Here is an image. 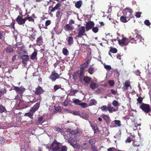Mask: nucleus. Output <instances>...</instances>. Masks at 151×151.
Masks as SVG:
<instances>
[{
    "instance_id": "603ef678",
    "label": "nucleus",
    "mask_w": 151,
    "mask_h": 151,
    "mask_svg": "<svg viewBox=\"0 0 151 151\" xmlns=\"http://www.w3.org/2000/svg\"><path fill=\"white\" fill-rule=\"evenodd\" d=\"M42 119L43 117H42L40 116L39 117L38 122H39V124H41L42 123Z\"/></svg>"
},
{
    "instance_id": "f03ea898",
    "label": "nucleus",
    "mask_w": 151,
    "mask_h": 151,
    "mask_svg": "<svg viewBox=\"0 0 151 151\" xmlns=\"http://www.w3.org/2000/svg\"><path fill=\"white\" fill-rule=\"evenodd\" d=\"M67 131L70 132V134L72 135V136L69 138L68 140V142L72 146L74 144H75L77 140L76 138H75L76 136L74 135L75 131L73 130H71L70 129H67Z\"/></svg>"
},
{
    "instance_id": "bb28decb",
    "label": "nucleus",
    "mask_w": 151,
    "mask_h": 151,
    "mask_svg": "<svg viewBox=\"0 0 151 151\" xmlns=\"http://www.w3.org/2000/svg\"><path fill=\"white\" fill-rule=\"evenodd\" d=\"M61 15V12L60 10H58L57 12L56 15V16L57 17L58 19H60Z\"/></svg>"
},
{
    "instance_id": "dca6fc26",
    "label": "nucleus",
    "mask_w": 151,
    "mask_h": 151,
    "mask_svg": "<svg viewBox=\"0 0 151 151\" xmlns=\"http://www.w3.org/2000/svg\"><path fill=\"white\" fill-rule=\"evenodd\" d=\"M90 88L92 90H94L97 88L99 86V85L94 83H91L90 84Z\"/></svg>"
},
{
    "instance_id": "052dcab7",
    "label": "nucleus",
    "mask_w": 151,
    "mask_h": 151,
    "mask_svg": "<svg viewBox=\"0 0 151 151\" xmlns=\"http://www.w3.org/2000/svg\"><path fill=\"white\" fill-rule=\"evenodd\" d=\"M4 35V33L3 31H0V39Z\"/></svg>"
},
{
    "instance_id": "cd10ccee",
    "label": "nucleus",
    "mask_w": 151,
    "mask_h": 151,
    "mask_svg": "<svg viewBox=\"0 0 151 151\" xmlns=\"http://www.w3.org/2000/svg\"><path fill=\"white\" fill-rule=\"evenodd\" d=\"M6 50L7 53H11L13 51V49L10 47H8L6 48Z\"/></svg>"
},
{
    "instance_id": "1a4fd4ad",
    "label": "nucleus",
    "mask_w": 151,
    "mask_h": 151,
    "mask_svg": "<svg viewBox=\"0 0 151 151\" xmlns=\"http://www.w3.org/2000/svg\"><path fill=\"white\" fill-rule=\"evenodd\" d=\"M59 78V75L56 73H53L50 76V78L52 80V81H54L55 80Z\"/></svg>"
},
{
    "instance_id": "0eeeda50",
    "label": "nucleus",
    "mask_w": 151,
    "mask_h": 151,
    "mask_svg": "<svg viewBox=\"0 0 151 151\" xmlns=\"http://www.w3.org/2000/svg\"><path fill=\"white\" fill-rule=\"evenodd\" d=\"M85 27L84 26H82L78 29V37H81L82 35H83L85 32Z\"/></svg>"
},
{
    "instance_id": "e433bc0d",
    "label": "nucleus",
    "mask_w": 151,
    "mask_h": 151,
    "mask_svg": "<svg viewBox=\"0 0 151 151\" xmlns=\"http://www.w3.org/2000/svg\"><path fill=\"white\" fill-rule=\"evenodd\" d=\"M109 106H102L101 109L103 111H106L107 110H108Z\"/></svg>"
},
{
    "instance_id": "69168bd1",
    "label": "nucleus",
    "mask_w": 151,
    "mask_h": 151,
    "mask_svg": "<svg viewBox=\"0 0 151 151\" xmlns=\"http://www.w3.org/2000/svg\"><path fill=\"white\" fill-rule=\"evenodd\" d=\"M6 93V91L4 90L3 91H0V97L3 94Z\"/></svg>"
},
{
    "instance_id": "2f4dec72",
    "label": "nucleus",
    "mask_w": 151,
    "mask_h": 151,
    "mask_svg": "<svg viewBox=\"0 0 151 151\" xmlns=\"http://www.w3.org/2000/svg\"><path fill=\"white\" fill-rule=\"evenodd\" d=\"M136 38L137 39V40H138V42H142V40H144V39L142 38L140 35H137L136 36Z\"/></svg>"
},
{
    "instance_id": "a211bd4d",
    "label": "nucleus",
    "mask_w": 151,
    "mask_h": 151,
    "mask_svg": "<svg viewBox=\"0 0 151 151\" xmlns=\"http://www.w3.org/2000/svg\"><path fill=\"white\" fill-rule=\"evenodd\" d=\"M79 116L85 119H87L89 117L88 114L85 112H83L81 114L80 113Z\"/></svg>"
},
{
    "instance_id": "b1692460",
    "label": "nucleus",
    "mask_w": 151,
    "mask_h": 151,
    "mask_svg": "<svg viewBox=\"0 0 151 151\" xmlns=\"http://www.w3.org/2000/svg\"><path fill=\"white\" fill-rule=\"evenodd\" d=\"M65 29H67L68 30H72L74 29V28L69 24H67L65 26Z\"/></svg>"
},
{
    "instance_id": "2eb2a0df",
    "label": "nucleus",
    "mask_w": 151,
    "mask_h": 151,
    "mask_svg": "<svg viewBox=\"0 0 151 151\" xmlns=\"http://www.w3.org/2000/svg\"><path fill=\"white\" fill-rule=\"evenodd\" d=\"M22 59L24 64H26L27 62L29 60V57L27 55H24L22 56Z\"/></svg>"
},
{
    "instance_id": "39448f33",
    "label": "nucleus",
    "mask_w": 151,
    "mask_h": 151,
    "mask_svg": "<svg viewBox=\"0 0 151 151\" xmlns=\"http://www.w3.org/2000/svg\"><path fill=\"white\" fill-rule=\"evenodd\" d=\"M139 107L146 113L149 112L151 111L150 105L148 104L142 103Z\"/></svg>"
},
{
    "instance_id": "473e14b6",
    "label": "nucleus",
    "mask_w": 151,
    "mask_h": 151,
    "mask_svg": "<svg viewBox=\"0 0 151 151\" xmlns=\"http://www.w3.org/2000/svg\"><path fill=\"white\" fill-rule=\"evenodd\" d=\"M73 103L77 105H79L81 101L78 99H73Z\"/></svg>"
},
{
    "instance_id": "4468645a",
    "label": "nucleus",
    "mask_w": 151,
    "mask_h": 151,
    "mask_svg": "<svg viewBox=\"0 0 151 151\" xmlns=\"http://www.w3.org/2000/svg\"><path fill=\"white\" fill-rule=\"evenodd\" d=\"M66 40L68 41V42L69 45H70L73 44V39L72 37H67Z\"/></svg>"
},
{
    "instance_id": "de8ad7c7",
    "label": "nucleus",
    "mask_w": 151,
    "mask_h": 151,
    "mask_svg": "<svg viewBox=\"0 0 151 151\" xmlns=\"http://www.w3.org/2000/svg\"><path fill=\"white\" fill-rule=\"evenodd\" d=\"M142 97H139L137 99V101L138 102L137 103V104H138V103H139V104H140L142 102Z\"/></svg>"
},
{
    "instance_id": "e2e57ef3",
    "label": "nucleus",
    "mask_w": 151,
    "mask_h": 151,
    "mask_svg": "<svg viewBox=\"0 0 151 151\" xmlns=\"http://www.w3.org/2000/svg\"><path fill=\"white\" fill-rule=\"evenodd\" d=\"M131 139L129 137H128L127 139L125 141V142L127 143H130L131 142Z\"/></svg>"
},
{
    "instance_id": "c85d7f7f",
    "label": "nucleus",
    "mask_w": 151,
    "mask_h": 151,
    "mask_svg": "<svg viewBox=\"0 0 151 151\" xmlns=\"http://www.w3.org/2000/svg\"><path fill=\"white\" fill-rule=\"evenodd\" d=\"M72 146L74 147V148H76L78 149H79L81 148V147L80 145L76 142L75 144H74Z\"/></svg>"
},
{
    "instance_id": "a18cd8bd",
    "label": "nucleus",
    "mask_w": 151,
    "mask_h": 151,
    "mask_svg": "<svg viewBox=\"0 0 151 151\" xmlns=\"http://www.w3.org/2000/svg\"><path fill=\"white\" fill-rule=\"evenodd\" d=\"M110 51L113 53H116L117 52V50L116 48L111 47L110 49Z\"/></svg>"
},
{
    "instance_id": "4be33fe9",
    "label": "nucleus",
    "mask_w": 151,
    "mask_h": 151,
    "mask_svg": "<svg viewBox=\"0 0 151 151\" xmlns=\"http://www.w3.org/2000/svg\"><path fill=\"white\" fill-rule=\"evenodd\" d=\"M118 110V109H115L113 107L109 106V108L108 111L109 113H112L114 112H115Z\"/></svg>"
},
{
    "instance_id": "f257e3e1",
    "label": "nucleus",
    "mask_w": 151,
    "mask_h": 151,
    "mask_svg": "<svg viewBox=\"0 0 151 151\" xmlns=\"http://www.w3.org/2000/svg\"><path fill=\"white\" fill-rule=\"evenodd\" d=\"M49 151H67V147L62 146L60 143L55 140L52 144Z\"/></svg>"
},
{
    "instance_id": "8fccbe9b",
    "label": "nucleus",
    "mask_w": 151,
    "mask_h": 151,
    "mask_svg": "<svg viewBox=\"0 0 151 151\" xmlns=\"http://www.w3.org/2000/svg\"><path fill=\"white\" fill-rule=\"evenodd\" d=\"M109 83L111 87H113L114 86V82L113 80L109 81Z\"/></svg>"
},
{
    "instance_id": "412c9836",
    "label": "nucleus",
    "mask_w": 151,
    "mask_h": 151,
    "mask_svg": "<svg viewBox=\"0 0 151 151\" xmlns=\"http://www.w3.org/2000/svg\"><path fill=\"white\" fill-rule=\"evenodd\" d=\"M130 82L129 81H126L125 83L124 86L123 87V88L127 90L128 89V87L130 86Z\"/></svg>"
},
{
    "instance_id": "9d476101",
    "label": "nucleus",
    "mask_w": 151,
    "mask_h": 151,
    "mask_svg": "<svg viewBox=\"0 0 151 151\" xmlns=\"http://www.w3.org/2000/svg\"><path fill=\"white\" fill-rule=\"evenodd\" d=\"M94 22L92 21H90L87 22L86 27V30L88 31L91 29L94 26Z\"/></svg>"
},
{
    "instance_id": "20e7f679",
    "label": "nucleus",
    "mask_w": 151,
    "mask_h": 151,
    "mask_svg": "<svg viewBox=\"0 0 151 151\" xmlns=\"http://www.w3.org/2000/svg\"><path fill=\"white\" fill-rule=\"evenodd\" d=\"M124 16L128 20L132 17V11L130 9L127 8L123 10Z\"/></svg>"
},
{
    "instance_id": "393cba45",
    "label": "nucleus",
    "mask_w": 151,
    "mask_h": 151,
    "mask_svg": "<svg viewBox=\"0 0 151 151\" xmlns=\"http://www.w3.org/2000/svg\"><path fill=\"white\" fill-rule=\"evenodd\" d=\"M63 53L64 55L67 56L69 55V51L66 48H64L63 49Z\"/></svg>"
},
{
    "instance_id": "0e129e2a",
    "label": "nucleus",
    "mask_w": 151,
    "mask_h": 151,
    "mask_svg": "<svg viewBox=\"0 0 151 151\" xmlns=\"http://www.w3.org/2000/svg\"><path fill=\"white\" fill-rule=\"evenodd\" d=\"M110 91H111V93H112L114 95H115L117 93V92L116 91L114 90L113 89H111L110 90Z\"/></svg>"
},
{
    "instance_id": "bf43d9fd",
    "label": "nucleus",
    "mask_w": 151,
    "mask_h": 151,
    "mask_svg": "<svg viewBox=\"0 0 151 151\" xmlns=\"http://www.w3.org/2000/svg\"><path fill=\"white\" fill-rule=\"evenodd\" d=\"M51 23V21L50 20H47L45 22V25L46 26H47L49 25Z\"/></svg>"
},
{
    "instance_id": "c756f323",
    "label": "nucleus",
    "mask_w": 151,
    "mask_h": 151,
    "mask_svg": "<svg viewBox=\"0 0 151 151\" xmlns=\"http://www.w3.org/2000/svg\"><path fill=\"white\" fill-rule=\"evenodd\" d=\"M55 110L56 112L60 111H61L60 107L59 106L57 105H56L55 106Z\"/></svg>"
},
{
    "instance_id": "6ab92c4d",
    "label": "nucleus",
    "mask_w": 151,
    "mask_h": 151,
    "mask_svg": "<svg viewBox=\"0 0 151 151\" xmlns=\"http://www.w3.org/2000/svg\"><path fill=\"white\" fill-rule=\"evenodd\" d=\"M102 117L107 124H108L109 122L110 118L108 115L103 114Z\"/></svg>"
},
{
    "instance_id": "09e8293b",
    "label": "nucleus",
    "mask_w": 151,
    "mask_h": 151,
    "mask_svg": "<svg viewBox=\"0 0 151 151\" xmlns=\"http://www.w3.org/2000/svg\"><path fill=\"white\" fill-rule=\"evenodd\" d=\"M95 140L94 139H91L89 140V143L92 145L95 143Z\"/></svg>"
},
{
    "instance_id": "9b49d317",
    "label": "nucleus",
    "mask_w": 151,
    "mask_h": 151,
    "mask_svg": "<svg viewBox=\"0 0 151 151\" xmlns=\"http://www.w3.org/2000/svg\"><path fill=\"white\" fill-rule=\"evenodd\" d=\"M13 89L15 90L19 94H22L23 93L25 89L22 87H18L14 86L13 87Z\"/></svg>"
},
{
    "instance_id": "680f3d73",
    "label": "nucleus",
    "mask_w": 151,
    "mask_h": 151,
    "mask_svg": "<svg viewBox=\"0 0 151 151\" xmlns=\"http://www.w3.org/2000/svg\"><path fill=\"white\" fill-rule=\"evenodd\" d=\"M116 149L114 147L109 148L107 150L108 151H116Z\"/></svg>"
},
{
    "instance_id": "ddd939ff",
    "label": "nucleus",
    "mask_w": 151,
    "mask_h": 151,
    "mask_svg": "<svg viewBox=\"0 0 151 151\" xmlns=\"http://www.w3.org/2000/svg\"><path fill=\"white\" fill-rule=\"evenodd\" d=\"M45 92L42 88L40 86H38L36 89L35 91V94L37 95H40Z\"/></svg>"
},
{
    "instance_id": "5fc2aeb1",
    "label": "nucleus",
    "mask_w": 151,
    "mask_h": 151,
    "mask_svg": "<svg viewBox=\"0 0 151 151\" xmlns=\"http://www.w3.org/2000/svg\"><path fill=\"white\" fill-rule=\"evenodd\" d=\"M144 23L147 26H149L150 24V23L148 20H146L144 22Z\"/></svg>"
},
{
    "instance_id": "f704fd0d",
    "label": "nucleus",
    "mask_w": 151,
    "mask_h": 151,
    "mask_svg": "<svg viewBox=\"0 0 151 151\" xmlns=\"http://www.w3.org/2000/svg\"><path fill=\"white\" fill-rule=\"evenodd\" d=\"M127 19L124 16H122L120 17L121 21L125 23L128 21L127 20Z\"/></svg>"
},
{
    "instance_id": "58836bf2",
    "label": "nucleus",
    "mask_w": 151,
    "mask_h": 151,
    "mask_svg": "<svg viewBox=\"0 0 151 151\" xmlns=\"http://www.w3.org/2000/svg\"><path fill=\"white\" fill-rule=\"evenodd\" d=\"M104 68L107 70H110L111 69V67L110 65H106V64L104 65Z\"/></svg>"
},
{
    "instance_id": "4d7b16f0",
    "label": "nucleus",
    "mask_w": 151,
    "mask_h": 151,
    "mask_svg": "<svg viewBox=\"0 0 151 151\" xmlns=\"http://www.w3.org/2000/svg\"><path fill=\"white\" fill-rule=\"evenodd\" d=\"M141 13L140 12H137L135 14V16L137 18H139L141 15Z\"/></svg>"
},
{
    "instance_id": "f8f14e48",
    "label": "nucleus",
    "mask_w": 151,
    "mask_h": 151,
    "mask_svg": "<svg viewBox=\"0 0 151 151\" xmlns=\"http://www.w3.org/2000/svg\"><path fill=\"white\" fill-rule=\"evenodd\" d=\"M88 64V63H85L83 65V66L80 69V78L81 79L83 78V75L84 74L85 72V67H86Z\"/></svg>"
},
{
    "instance_id": "13d9d810",
    "label": "nucleus",
    "mask_w": 151,
    "mask_h": 151,
    "mask_svg": "<svg viewBox=\"0 0 151 151\" xmlns=\"http://www.w3.org/2000/svg\"><path fill=\"white\" fill-rule=\"evenodd\" d=\"M93 129L94 130V132L96 133L98 132V129L97 127H92Z\"/></svg>"
},
{
    "instance_id": "79ce46f5",
    "label": "nucleus",
    "mask_w": 151,
    "mask_h": 151,
    "mask_svg": "<svg viewBox=\"0 0 151 151\" xmlns=\"http://www.w3.org/2000/svg\"><path fill=\"white\" fill-rule=\"evenodd\" d=\"M26 21L28 20L29 21L33 22L34 21V19L30 17H27L25 18Z\"/></svg>"
},
{
    "instance_id": "774afa93",
    "label": "nucleus",
    "mask_w": 151,
    "mask_h": 151,
    "mask_svg": "<svg viewBox=\"0 0 151 151\" xmlns=\"http://www.w3.org/2000/svg\"><path fill=\"white\" fill-rule=\"evenodd\" d=\"M55 130L56 131L59 132H60L61 131V129H60V128H57L56 127H55Z\"/></svg>"
},
{
    "instance_id": "c03bdc74",
    "label": "nucleus",
    "mask_w": 151,
    "mask_h": 151,
    "mask_svg": "<svg viewBox=\"0 0 151 151\" xmlns=\"http://www.w3.org/2000/svg\"><path fill=\"white\" fill-rule=\"evenodd\" d=\"M78 92V90H72L70 91V93L71 94V95L72 96H73L75 95V94L76 93Z\"/></svg>"
},
{
    "instance_id": "aec40b11",
    "label": "nucleus",
    "mask_w": 151,
    "mask_h": 151,
    "mask_svg": "<svg viewBox=\"0 0 151 151\" xmlns=\"http://www.w3.org/2000/svg\"><path fill=\"white\" fill-rule=\"evenodd\" d=\"M83 80L86 83L89 84L91 81V78L87 76H84Z\"/></svg>"
},
{
    "instance_id": "6e6d98bb",
    "label": "nucleus",
    "mask_w": 151,
    "mask_h": 151,
    "mask_svg": "<svg viewBox=\"0 0 151 151\" xmlns=\"http://www.w3.org/2000/svg\"><path fill=\"white\" fill-rule=\"evenodd\" d=\"M79 105H80L83 108H85L86 106V104L85 103H81V102Z\"/></svg>"
},
{
    "instance_id": "423d86ee",
    "label": "nucleus",
    "mask_w": 151,
    "mask_h": 151,
    "mask_svg": "<svg viewBox=\"0 0 151 151\" xmlns=\"http://www.w3.org/2000/svg\"><path fill=\"white\" fill-rule=\"evenodd\" d=\"M129 40L125 37H123L121 40H119L118 43L121 46H126L128 45Z\"/></svg>"
},
{
    "instance_id": "72a5a7b5",
    "label": "nucleus",
    "mask_w": 151,
    "mask_h": 151,
    "mask_svg": "<svg viewBox=\"0 0 151 151\" xmlns=\"http://www.w3.org/2000/svg\"><path fill=\"white\" fill-rule=\"evenodd\" d=\"M81 3L82 2L81 1L77 2L75 4L76 7L78 8H79L81 6Z\"/></svg>"
},
{
    "instance_id": "a19ab883",
    "label": "nucleus",
    "mask_w": 151,
    "mask_h": 151,
    "mask_svg": "<svg viewBox=\"0 0 151 151\" xmlns=\"http://www.w3.org/2000/svg\"><path fill=\"white\" fill-rule=\"evenodd\" d=\"M94 69L92 67L90 68L88 70V72L91 74H93V71H94Z\"/></svg>"
},
{
    "instance_id": "7c9ffc66",
    "label": "nucleus",
    "mask_w": 151,
    "mask_h": 151,
    "mask_svg": "<svg viewBox=\"0 0 151 151\" xmlns=\"http://www.w3.org/2000/svg\"><path fill=\"white\" fill-rule=\"evenodd\" d=\"M37 54V52L35 51L32 54L31 58L33 60L35 59L36 58Z\"/></svg>"
},
{
    "instance_id": "c9c22d12",
    "label": "nucleus",
    "mask_w": 151,
    "mask_h": 151,
    "mask_svg": "<svg viewBox=\"0 0 151 151\" xmlns=\"http://www.w3.org/2000/svg\"><path fill=\"white\" fill-rule=\"evenodd\" d=\"M113 122H114L115 124L117 126L120 127L121 125V122L119 120H114Z\"/></svg>"
},
{
    "instance_id": "37998d69",
    "label": "nucleus",
    "mask_w": 151,
    "mask_h": 151,
    "mask_svg": "<svg viewBox=\"0 0 151 151\" xmlns=\"http://www.w3.org/2000/svg\"><path fill=\"white\" fill-rule=\"evenodd\" d=\"M90 104L91 105H95L97 104V102L95 100L92 99L90 100Z\"/></svg>"
},
{
    "instance_id": "864d4df0",
    "label": "nucleus",
    "mask_w": 151,
    "mask_h": 151,
    "mask_svg": "<svg viewBox=\"0 0 151 151\" xmlns=\"http://www.w3.org/2000/svg\"><path fill=\"white\" fill-rule=\"evenodd\" d=\"M5 142V139L2 137H0V144H2Z\"/></svg>"
},
{
    "instance_id": "338daca9",
    "label": "nucleus",
    "mask_w": 151,
    "mask_h": 151,
    "mask_svg": "<svg viewBox=\"0 0 151 151\" xmlns=\"http://www.w3.org/2000/svg\"><path fill=\"white\" fill-rule=\"evenodd\" d=\"M36 101H41V96L40 95L37 96V99H36Z\"/></svg>"
},
{
    "instance_id": "f3484780",
    "label": "nucleus",
    "mask_w": 151,
    "mask_h": 151,
    "mask_svg": "<svg viewBox=\"0 0 151 151\" xmlns=\"http://www.w3.org/2000/svg\"><path fill=\"white\" fill-rule=\"evenodd\" d=\"M60 3H58L54 7L51 8L52 9H50V10L51 12H53L57 9H60L59 8V7L60 6Z\"/></svg>"
},
{
    "instance_id": "6e6552de",
    "label": "nucleus",
    "mask_w": 151,
    "mask_h": 151,
    "mask_svg": "<svg viewBox=\"0 0 151 151\" xmlns=\"http://www.w3.org/2000/svg\"><path fill=\"white\" fill-rule=\"evenodd\" d=\"M16 21L19 24L22 25L25 23L26 20L25 18L23 19L22 17L19 16L16 19Z\"/></svg>"
},
{
    "instance_id": "4c0bfd02",
    "label": "nucleus",
    "mask_w": 151,
    "mask_h": 151,
    "mask_svg": "<svg viewBox=\"0 0 151 151\" xmlns=\"http://www.w3.org/2000/svg\"><path fill=\"white\" fill-rule=\"evenodd\" d=\"M6 110V109L1 104H0V112L2 113Z\"/></svg>"
},
{
    "instance_id": "7ed1b4c3",
    "label": "nucleus",
    "mask_w": 151,
    "mask_h": 151,
    "mask_svg": "<svg viewBox=\"0 0 151 151\" xmlns=\"http://www.w3.org/2000/svg\"><path fill=\"white\" fill-rule=\"evenodd\" d=\"M40 105V103H36L33 107H31L30 109L31 112H29L25 113L24 116H27L31 118H32L33 113L38 109Z\"/></svg>"
},
{
    "instance_id": "ea45409f",
    "label": "nucleus",
    "mask_w": 151,
    "mask_h": 151,
    "mask_svg": "<svg viewBox=\"0 0 151 151\" xmlns=\"http://www.w3.org/2000/svg\"><path fill=\"white\" fill-rule=\"evenodd\" d=\"M61 87V86L60 85H56L54 86V90L55 91H56L57 90L60 88Z\"/></svg>"
},
{
    "instance_id": "5701e85b",
    "label": "nucleus",
    "mask_w": 151,
    "mask_h": 151,
    "mask_svg": "<svg viewBox=\"0 0 151 151\" xmlns=\"http://www.w3.org/2000/svg\"><path fill=\"white\" fill-rule=\"evenodd\" d=\"M42 42V36H40L37 40V45H40Z\"/></svg>"
},
{
    "instance_id": "a878e982",
    "label": "nucleus",
    "mask_w": 151,
    "mask_h": 151,
    "mask_svg": "<svg viewBox=\"0 0 151 151\" xmlns=\"http://www.w3.org/2000/svg\"><path fill=\"white\" fill-rule=\"evenodd\" d=\"M71 114H72L73 115H79L80 116V113L79 111H70V112Z\"/></svg>"
},
{
    "instance_id": "3c124183",
    "label": "nucleus",
    "mask_w": 151,
    "mask_h": 151,
    "mask_svg": "<svg viewBox=\"0 0 151 151\" xmlns=\"http://www.w3.org/2000/svg\"><path fill=\"white\" fill-rule=\"evenodd\" d=\"M112 104L114 106L116 107L118 105V102L117 101L114 100L113 101Z\"/></svg>"
},
{
    "instance_id": "49530a36",
    "label": "nucleus",
    "mask_w": 151,
    "mask_h": 151,
    "mask_svg": "<svg viewBox=\"0 0 151 151\" xmlns=\"http://www.w3.org/2000/svg\"><path fill=\"white\" fill-rule=\"evenodd\" d=\"M93 31L95 33L97 32L98 31L99 29L97 27H93L92 29Z\"/></svg>"
}]
</instances>
